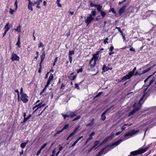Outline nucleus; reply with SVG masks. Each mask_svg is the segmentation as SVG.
I'll return each mask as SVG.
<instances>
[{
    "label": "nucleus",
    "mask_w": 156,
    "mask_h": 156,
    "mask_svg": "<svg viewBox=\"0 0 156 156\" xmlns=\"http://www.w3.org/2000/svg\"><path fill=\"white\" fill-rule=\"evenodd\" d=\"M123 140L121 139L120 140H118L116 141L113 143L111 144H109L103 148L96 155V156H101V155L104 152V151L108 147H112L113 148L115 147V146L118 145Z\"/></svg>",
    "instance_id": "f257e3e1"
},
{
    "label": "nucleus",
    "mask_w": 156,
    "mask_h": 156,
    "mask_svg": "<svg viewBox=\"0 0 156 156\" xmlns=\"http://www.w3.org/2000/svg\"><path fill=\"white\" fill-rule=\"evenodd\" d=\"M148 148L149 147H147L144 148L139 149L136 151H132L130 153L131 155L134 156L138 154H142L147 151Z\"/></svg>",
    "instance_id": "f03ea898"
},
{
    "label": "nucleus",
    "mask_w": 156,
    "mask_h": 156,
    "mask_svg": "<svg viewBox=\"0 0 156 156\" xmlns=\"http://www.w3.org/2000/svg\"><path fill=\"white\" fill-rule=\"evenodd\" d=\"M91 14L89 16L87 17L85 20V23L87 24V25L94 19V18L92 16H95L96 15L95 10L92 11L91 12Z\"/></svg>",
    "instance_id": "7ed1b4c3"
},
{
    "label": "nucleus",
    "mask_w": 156,
    "mask_h": 156,
    "mask_svg": "<svg viewBox=\"0 0 156 156\" xmlns=\"http://www.w3.org/2000/svg\"><path fill=\"white\" fill-rule=\"evenodd\" d=\"M99 57L98 56L94 54L93 55V57L91 58L89 62V64L91 68H93L95 66L96 61L98 60Z\"/></svg>",
    "instance_id": "20e7f679"
},
{
    "label": "nucleus",
    "mask_w": 156,
    "mask_h": 156,
    "mask_svg": "<svg viewBox=\"0 0 156 156\" xmlns=\"http://www.w3.org/2000/svg\"><path fill=\"white\" fill-rule=\"evenodd\" d=\"M143 99V97H142L139 100V102L137 104L135 103L133 105V107L134 108V109L135 110L136 112L140 110V108L141 107L142 104L140 103V101H142Z\"/></svg>",
    "instance_id": "39448f33"
},
{
    "label": "nucleus",
    "mask_w": 156,
    "mask_h": 156,
    "mask_svg": "<svg viewBox=\"0 0 156 156\" xmlns=\"http://www.w3.org/2000/svg\"><path fill=\"white\" fill-rule=\"evenodd\" d=\"M21 100L23 103H26L28 101V97L25 93L21 94Z\"/></svg>",
    "instance_id": "423d86ee"
},
{
    "label": "nucleus",
    "mask_w": 156,
    "mask_h": 156,
    "mask_svg": "<svg viewBox=\"0 0 156 156\" xmlns=\"http://www.w3.org/2000/svg\"><path fill=\"white\" fill-rule=\"evenodd\" d=\"M138 131H139L138 130H133L128 133H125L124 134V136L125 137H126V136H132L133 135L135 134V133H138Z\"/></svg>",
    "instance_id": "0eeeda50"
},
{
    "label": "nucleus",
    "mask_w": 156,
    "mask_h": 156,
    "mask_svg": "<svg viewBox=\"0 0 156 156\" xmlns=\"http://www.w3.org/2000/svg\"><path fill=\"white\" fill-rule=\"evenodd\" d=\"M67 114H69L70 115V117L71 118H73L77 115L78 112L77 110H75L74 112H67Z\"/></svg>",
    "instance_id": "6e6552de"
},
{
    "label": "nucleus",
    "mask_w": 156,
    "mask_h": 156,
    "mask_svg": "<svg viewBox=\"0 0 156 156\" xmlns=\"http://www.w3.org/2000/svg\"><path fill=\"white\" fill-rule=\"evenodd\" d=\"M80 127V126H79L78 127L76 128L73 132L69 134L68 137L67 138L66 140H68L70 137L73 136L74 135H75L78 131V129Z\"/></svg>",
    "instance_id": "1a4fd4ad"
},
{
    "label": "nucleus",
    "mask_w": 156,
    "mask_h": 156,
    "mask_svg": "<svg viewBox=\"0 0 156 156\" xmlns=\"http://www.w3.org/2000/svg\"><path fill=\"white\" fill-rule=\"evenodd\" d=\"M133 75L131 73L129 72L128 73V74H126L125 76H124L122 78V80L125 81L127 79H130L131 77L133 76Z\"/></svg>",
    "instance_id": "9d476101"
},
{
    "label": "nucleus",
    "mask_w": 156,
    "mask_h": 156,
    "mask_svg": "<svg viewBox=\"0 0 156 156\" xmlns=\"http://www.w3.org/2000/svg\"><path fill=\"white\" fill-rule=\"evenodd\" d=\"M11 59L12 61L15 60L19 61V57L16 54L13 53L12 55Z\"/></svg>",
    "instance_id": "9b49d317"
},
{
    "label": "nucleus",
    "mask_w": 156,
    "mask_h": 156,
    "mask_svg": "<svg viewBox=\"0 0 156 156\" xmlns=\"http://www.w3.org/2000/svg\"><path fill=\"white\" fill-rule=\"evenodd\" d=\"M127 7V5H123L119 11V13L120 15L122 14V13L124 12V10Z\"/></svg>",
    "instance_id": "f8f14e48"
},
{
    "label": "nucleus",
    "mask_w": 156,
    "mask_h": 156,
    "mask_svg": "<svg viewBox=\"0 0 156 156\" xmlns=\"http://www.w3.org/2000/svg\"><path fill=\"white\" fill-rule=\"evenodd\" d=\"M45 57V55L44 54V51L42 53L41 55V61L40 63V65H41L42 62H43Z\"/></svg>",
    "instance_id": "ddd939ff"
},
{
    "label": "nucleus",
    "mask_w": 156,
    "mask_h": 156,
    "mask_svg": "<svg viewBox=\"0 0 156 156\" xmlns=\"http://www.w3.org/2000/svg\"><path fill=\"white\" fill-rule=\"evenodd\" d=\"M94 119H92V120H91V122L88 124H87L86 125V126L87 127H88V126H92L94 124Z\"/></svg>",
    "instance_id": "4468645a"
},
{
    "label": "nucleus",
    "mask_w": 156,
    "mask_h": 156,
    "mask_svg": "<svg viewBox=\"0 0 156 156\" xmlns=\"http://www.w3.org/2000/svg\"><path fill=\"white\" fill-rule=\"evenodd\" d=\"M114 135V134L112 133L111 134V135L110 136H107L105 138L108 141L109 140H112L113 138Z\"/></svg>",
    "instance_id": "2eb2a0df"
},
{
    "label": "nucleus",
    "mask_w": 156,
    "mask_h": 156,
    "mask_svg": "<svg viewBox=\"0 0 156 156\" xmlns=\"http://www.w3.org/2000/svg\"><path fill=\"white\" fill-rule=\"evenodd\" d=\"M114 135V134L112 133L111 134V135L110 136H107L105 138L108 141L109 140H112L113 138Z\"/></svg>",
    "instance_id": "dca6fc26"
},
{
    "label": "nucleus",
    "mask_w": 156,
    "mask_h": 156,
    "mask_svg": "<svg viewBox=\"0 0 156 156\" xmlns=\"http://www.w3.org/2000/svg\"><path fill=\"white\" fill-rule=\"evenodd\" d=\"M102 69L103 72H105L109 70V68L106 66L105 64L103 66Z\"/></svg>",
    "instance_id": "f3484780"
},
{
    "label": "nucleus",
    "mask_w": 156,
    "mask_h": 156,
    "mask_svg": "<svg viewBox=\"0 0 156 156\" xmlns=\"http://www.w3.org/2000/svg\"><path fill=\"white\" fill-rule=\"evenodd\" d=\"M151 69V67L148 68L147 69H145L144 70H143L142 73H141V74H138V75L140 76L142 74H144V73H147V72L149 71Z\"/></svg>",
    "instance_id": "a211bd4d"
},
{
    "label": "nucleus",
    "mask_w": 156,
    "mask_h": 156,
    "mask_svg": "<svg viewBox=\"0 0 156 156\" xmlns=\"http://www.w3.org/2000/svg\"><path fill=\"white\" fill-rule=\"evenodd\" d=\"M28 143V141H27L26 142L22 143L20 145V147L22 148H24Z\"/></svg>",
    "instance_id": "6ab92c4d"
},
{
    "label": "nucleus",
    "mask_w": 156,
    "mask_h": 156,
    "mask_svg": "<svg viewBox=\"0 0 156 156\" xmlns=\"http://www.w3.org/2000/svg\"><path fill=\"white\" fill-rule=\"evenodd\" d=\"M106 113L105 112H103L101 115V119L103 121H104L106 119V117L105 115Z\"/></svg>",
    "instance_id": "aec40b11"
},
{
    "label": "nucleus",
    "mask_w": 156,
    "mask_h": 156,
    "mask_svg": "<svg viewBox=\"0 0 156 156\" xmlns=\"http://www.w3.org/2000/svg\"><path fill=\"white\" fill-rule=\"evenodd\" d=\"M54 78V76L53 75L51 74L50 76H49L48 80V82H51V81Z\"/></svg>",
    "instance_id": "412c9836"
},
{
    "label": "nucleus",
    "mask_w": 156,
    "mask_h": 156,
    "mask_svg": "<svg viewBox=\"0 0 156 156\" xmlns=\"http://www.w3.org/2000/svg\"><path fill=\"white\" fill-rule=\"evenodd\" d=\"M9 23H7L6 25L4 27V29L5 30H6L8 31L10 29V27H9Z\"/></svg>",
    "instance_id": "4be33fe9"
},
{
    "label": "nucleus",
    "mask_w": 156,
    "mask_h": 156,
    "mask_svg": "<svg viewBox=\"0 0 156 156\" xmlns=\"http://www.w3.org/2000/svg\"><path fill=\"white\" fill-rule=\"evenodd\" d=\"M31 116V115L30 114L29 116L27 117V118L25 117V118H24L23 121V122H26L28 119H29Z\"/></svg>",
    "instance_id": "5701e85b"
},
{
    "label": "nucleus",
    "mask_w": 156,
    "mask_h": 156,
    "mask_svg": "<svg viewBox=\"0 0 156 156\" xmlns=\"http://www.w3.org/2000/svg\"><path fill=\"white\" fill-rule=\"evenodd\" d=\"M67 115H64L63 114H61L62 115L64 119H65L67 117H70V115L69 114H67Z\"/></svg>",
    "instance_id": "b1692460"
},
{
    "label": "nucleus",
    "mask_w": 156,
    "mask_h": 156,
    "mask_svg": "<svg viewBox=\"0 0 156 156\" xmlns=\"http://www.w3.org/2000/svg\"><path fill=\"white\" fill-rule=\"evenodd\" d=\"M74 50L69 51V56H72L71 55H74Z\"/></svg>",
    "instance_id": "393cba45"
},
{
    "label": "nucleus",
    "mask_w": 156,
    "mask_h": 156,
    "mask_svg": "<svg viewBox=\"0 0 156 156\" xmlns=\"http://www.w3.org/2000/svg\"><path fill=\"white\" fill-rule=\"evenodd\" d=\"M100 13L103 18H104L106 14V12H105L103 11H101V12H100Z\"/></svg>",
    "instance_id": "a878e982"
},
{
    "label": "nucleus",
    "mask_w": 156,
    "mask_h": 156,
    "mask_svg": "<svg viewBox=\"0 0 156 156\" xmlns=\"http://www.w3.org/2000/svg\"><path fill=\"white\" fill-rule=\"evenodd\" d=\"M81 117V116L80 115H77L76 117L73 119V121H75L80 119Z\"/></svg>",
    "instance_id": "bb28decb"
},
{
    "label": "nucleus",
    "mask_w": 156,
    "mask_h": 156,
    "mask_svg": "<svg viewBox=\"0 0 156 156\" xmlns=\"http://www.w3.org/2000/svg\"><path fill=\"white\" fill-rule=\"evenodd\" d=\"M100 142L98 140L95 141L94 143V145L93 147H95Z\"/></svg>",
    "instance_id": "cd10ccee"
},
{
    "label": "nucleus",
    "mask_w": 156,
    "mask_h": 156,
    "mask_svg": "<svg viewBox=\"0 0 156 156\" xmlns=\"http://www.w3.org/2000/svg\"><path fill=\"white\" fill-rule=\"evenodd\" d=\"M136 112L135 110L133 109L131 111L129 112V116H130L134 114Z\"/></svg>",
    "instance_id": "c85d7f7f"
},
{
    "label": "nucleus",
    "mask_w": 156,
    "mask_h": 156,
    "mask_svg": "<svg viewBox=\"0 0 156 156\" xmlns=\"http://www.w3.org/2000/svg\"><path fill=\"white\" fill-rule=\"evenodd\" d=\"M102 7V6L99 5L97 8V10L99 12H101V11H102V10H101V9Z\"/></svg>",
    "instance_id": "c756f323"
},
{
    "label": "nucleus",
    "mask_w": 156,
    "mask_h": 156,
    "mask_svg": "<svg viewBox=\"0 0 156 156\" xmlns=\"http://www.w3.org/2000/svg\"><path fill=\"white\" fill-rule=\"evenodd\" d=\"M32 6L30 4H28V8L29 9L31 10V11L33 10V8Z\"/></svg>",
    "instance_id": "7c9ffc66"
},
{
    "label": "nucleus",
    "mask_w": 156,
    "mask_h": 156,
    "mask_svg": "<svg viewBox=\"0 0 156 156\" xmlns=\"http://www.w3.org/2000/svg\"><path fill=\"white\" fill-rule=\"evenodd\" d=\"M136 70V67H135L133 68V70L132 71L129 72L133 76L134 72Z\"/></svg>",
    "instance_id": "2f4dec72"
},
{
    "label": "nucleus",
    "mask_w": 156,
    "mask_h": 156,
    "mask_svg": "<svg viewBox=\"0 0 156 156\" xmlns=\"http://www.w3.org/2000/svg\"><path fill=\"white\" fill-rule=\"evenodd\" d=\"M63 130L62 129L58 131L55 134L54 136H56L57 135L59 134L60 133H62L63 131Z\"/></svg>",
    "instance_id": "473e14b6"
},
{
    "label": "nucleus",
    "mask_w": 156,
    "mask_h": 156,
    "mask_svg": "<svg viewBox=\"0 0 156 156\" xmlns=\"http://www.w3.org/2000/svg\"><path fill=\"white\" fill-rule=\"evenodd\" d=\"M69 126V125L68 124H66L65 125L64 127L62 129L63 131L64 129H66Z\"/></svg>",
    "instance_id": "72a5a7b5"
},
{
    "label": "nucleus",
    "mask_w": 156,
    "mask_h": 156,
    "mask_svg": "<svg viewBox=\"0 0 156 156\" xmlns=\"http://www.w3.org/2000/svg\"><path fill=\"white\" fill-rule=\"evenodd\" d=\"M36 107H37V109H38L40 108H41L42 107L41 106V103H40L39 104H38L37 105H36Z\"/></svg>",
    "instance_id": "f704fd0d"
},
{
    "label": "nucleus",
    "mask_w": 156,
    "mask_h": 156,
    "mask_svg": "<svg viewBox=\"0 0 156 156\" xmlns=\"http://www.w3.org/2000/svg\"><path fill=\"white\" fill-rule=\"evenodd\" d=\"M102 94V92H100L99 93L97 94L94 98V99L99 97V96H100L101 94Z\"/></svg>",
    "instance_id": "c9c22d12"
},
{
    "label": "nucleus",
    "mask_w": 156,
    "mask_h": 156,
    "mask_svg": "<svg viewBox=\"0 0 156 156\" xmlns=\"http://www.w3.org/2000/svg\"><path fill=\"white\" fill-rule=\"evenodd\" d=\"M16 30L18 32H21V30L20 29V25L17 27V29Z\"/></svg>",
    "instance_id": "e433bc0d"
},
{
    "label": "nucleus",
    "mask_w": 156,
    "mask_h": 156,
    "mask_svg": "<svg viewBox=\"0 0 156 156\" xmlns=\"http://www.w3.org/2000/svg\"><path fill=\"white\" fill-rule=\"evenodd\" d=\"M36 3L37 4V7L38 8H41V7L39 5L40 4V2H39L38 1H36Z\"/></svg>",
    "instance_id": "4c0bfd02"
},
{
    "label": "nucleus",
    "mask_w": 156,
    "mask_h": 156,
    "mask_svg": "<svg viewBox=\"0 0 156 156\" xmlns=\"http://www.w3.org/2000/svg\"><path fill=\"white\" fill-rule=\"evenodd\" d=\"M112 12L114 14L115 13V12L113 8H112L109 10V12Z\"/></svg>",
    "instance_id": "58836bf2"
},
{
    "label": "nucleus",
    "mask_w": 156,
    "mask_h": 156,
    "mask_svg": "<svg viewBox=\"0 0 156 156\" xmlns=\"http://www.w3.org/2000/svg\"><path fill=\"white\" fill-rule=\"evenodd\" d=\"M65 86H66V85L64 83H62L61 84V86L60 87V89H64V88L65 87Z\"/></svg>",
    "instance_id": "ea45409f"
},
{
    "label": "nucleus",
    "mask_w": 156,
    "mask_h": 156,
    "mask_svg": "<svg viewBox=\"0 0 156 156\" xmlns=\"http://www.w3.org/2000/svg\"><path fill=\"white\" fill-rule=\"evenodd\" d=\"M75 88H76L77 90L80 89V87H79V85L77 83H76L75 84Z\"/></svg>",
    "instance_id": "a19ab883"
},
{
    "label": "nucleus",
    "mask_w": 156,
    "mask_h": 156,
    "mask_svg": "<svg viewBox=\"0 0 156 156\" xmlns=\"http://www.w3.org/2000/svg\"><path fill=\"white\" fill-rule=\"evenodd\" d=\"M47 145V143H45L44 144H43V145L41 147V148H40L41 149V150L43 149H44L46 146Z\"/></svg>",
    "instance_id": "79ce46f5"
},
{
    "label": "nucleus",
    "mask_w": 156,
    "mask_h": 156,
    "mask_svg": "<svg viewBox=\"0 0 156 156\" xmlns=\"http://www.w3.org/2000/svg\"><path fill=\"white\" fill-rule=\"evenodd\" d=\"M108 37L106 38L104 41V44H106V43H108Z\"/></svg>",
    "instance_id": "37998d69"
},
{
    "label": "nucleus",
    "mask_w": 156,
    "mask_h": 156,
    "mask_svg": "<svg viewBox=\"0 0 156 156\" xmlns=\"http://www.w3.org/2000/svg\"><path fill=\"white\" fill-rule=\"evenodd\" d=\"M20 44L21 43H20V41H17V42L16 45L18 46V47L20 48Z\"/></svg>",
    "instance_id": "c03bdc74"
},
{
    "label": "nucleus",
    "mask_w": 156,
    "mask_h": 156,
    "mask_svg": "<svg viewBox=\"0 0 156 156\" xmlns=\"http://www.w3.org/2000/svg\"><path fill=\"white\" fill-rule=\"evenodd\" d=\"M15 11L14 10L12 9L11 8L10 9V12L11 14H13L14 12Z\"/></svg>",
    "instance_id": "a18cd8bd"
},
{
    "label": "nucleus",
    "mask_w": 156,
    "mask_h": 156,
    "mask_svg": "<svg viewBox=\"0 0 156 156\" xmlns=\"http://www.w3.org/2000/svg\"><path fill=\"white\" fill-rule=\"evenodd\" d=\"M44 46V45L41 42H40V44H39L38 45V48H40L41 47H43Z\"/></svg>",
    "instance_id": "49530a36"
},
{
    "label": "nucleus",
    "mask_w": 156,
    "mask_h": 156,
    "mask_svg": "<svg viewBox=\"0 0 156 156\" xmlns=\"http://www.w3.org/2000/svg\"><path fill=\"white\" fill-rule=\"evenodd\" d=\"M113 105H112L110 108H107L106 109V110L105 111H104V112H105V113H106L110 109H111L113 107Z\"/></svg>",
    "instance_id": "de8ad7c7"
},
{
    "label": "nucleus",
    "mask_w": 156,
    "mask_h": 156,
    "mask_svg": "<svg viewBox=\"0 0 156 156\" xmlns=\"http://www.w3.org/2000/svg\"><path fill=\"white\" fill-rule=\"evenodd\" d=\"M113 105H112L110 108H107L106 109V110L105 111H104V112H105V113H106L110 109H111L113 107Z\"/></svg>",
    "instance_id": "09e8293b"
},
{
    "label": "nucleus",
    "mask_w": 156,
    "mask_h": 156,
    "mask_svg": "<svg viewBox=\"0 0 156 156\" xmlns=\"http://www.w3.org/2000/svg\"><path fill=\"white\" fill-rule=\"evenodd\" d=\"M15 5L16 6V8L15 9L16 10H17V9L18 8V5H17V0H16V2L15 3Z\"/></svg>",
    "instance_id": "8fccbe9b"
},
{
    "label": "nucleus",
    "mask_w": 156,
    "mask_h": 156,
    "mask_svg": "<svg viewBox=\"0 0 156 156\" xmlns=\"http://www.w3.org/2000/svg\"><path fill=\"white\" fill-rule=\"evenodd\" d=\"M41 149H40L37 152V153L36 154V155L38 156L39 155L40 153H41Z\"/></svg>",
    "instance_id": "3c124183"
},
{
    "label": "nucleus",
    "mask_w": 156,
    "mask_h": 156,
    "mask_svg": "<svg viewBox=\"0 0 156 156\" xmlns=\"http://www.w3.org/2000/svg\"><path fill=\"white\" fill-rule=\"evenodd\" d=\"M36 2L35 1H34V2H31V3H30V4L32 5L33 6L34 5H35L36 4Z\"/></svg>",
    "instance_id": "603ef678"
},
{
    "label": "nucleus",
    "mask_w": 156,
    "mask_h": 156,
    "mask_svg": "<svg viewBox=\"0 0 156 156\" xmlns=\"http://www.w3.org/2000/svg\"><path fill=\"white\" fill-rule=\"evenodd\" d=\"M77 142H78L76 140L72 144L71 147H74Z\"/></svg>",
    "instance_id": "864d4df0"
},
{
    "label": "nucleus",
    "mask_w": 156,
    "mask_h": 156,
    "mask_svg": "<svg viewBox=\"0 0 156 156\" xmlns=\"http://www.w3.org/2000/svg\"><path fill=\"white\" fill-rule=\"evenodd\" d=\"M50 84V83L47 81V83L45 85V87L47 88L48 87L49 85Z\"/></svg>",
    "instance_id": "5fc2aeb1"
},
{
    "label": "nucleus",
    "mask_w": 156,
    "mask_h": 156,
    "mask_svg": "<svg viewBox=\"0 0 156 156\" xmlns=\"http://www.w3.org/2000/svg\"><path fill=\"white\" fill-rule=\"evenodd\" d=\"M83 72V69H82V68H81L79 69L78 70H77V73H79L80 72Z\"/></svg>",
    "instance_id": "6e6d98bb"
},
{
    "label": "nucleus",
    "mask_w": 156,
    "mask_h": 156,
    "mask_svg": "<svg viewBox=\"0 0 156 156\" xmlns=\"http://www.w3.org/2000/svg\"><path fill=\"white\" fill-rule=\"evenodd\" d=\"M25 94V93H24L23 92V88L22 87H21V89H20V94L21 95V94Z\"/></svg>",
    "instance_id": "4d7b16f0"
},
{
    "label": "nucleus",
    "mask_w": 156,
    "mask_h": 156,
    "mask_svg": "<svg viewBox=\"0 0 156 156\" xmlns=\"http://www.w3.org/2000/svg\"><path fill=\"white\" fill-rule=\"evenodd\" d=\"M152 76V75H151L149 76L148 77H147L144 80V82L146 83L148 80V79Z\"/></svg>",
    "instance_id": "13d9d810"
},
{
    "label": "nucleus",
    "mask_w": 156,
    "mask_h": 156,
    "mask_svg": "<svg viewBox=\"0 0 156 156\" xmlns=\"http://www.w3.org/2000/svg\"><path fill=\"white\" fill-rule=\"evenodd\" d=\"M92 136H90L89 135V137L87 139V140L89 141L90 140H91L92 139Z\"/></svg>",
    "instance_id": "bf43d9fd"
},
{
    "label": "nucleus",
    "mask_w": 156,
    "mask_h": 156,
    "mask_svg": "<svg viewBox=\"0 0 156 156\" xmlns=\"http://www.w3.org/2000/svg\"><path fill=\"white\" fill-rule=\"evenodd\" d=\"M107 141H108L107 139H106V138L102 141V143L103 144L106 143Z\"/></svg>",
    "instance_id": "052dcab7"
},
{
    "label": "nucleus",
    "mask_w": 156,
    "mask_h": 156,
    "mask_svg": "<svg viewBox=\"0 0 156 156\" xmlns=\"http://www.w3.org/2000/svg\"><path fill=\"white\" fill-rule=\"evenodd\" d=\"M153 80H151L150 81L149 84L148 85H147V87H148L153 82Z\"/></svg>",
    "instance_id": "680f3d73"
},
{
    "label": "nucleus",
    "mask_w": 156,
    "mask_h": 156,
    "mask_svg": "<svg viewBox=\"0 0 156 156\" xmlns=\"http://www.w3.org/2000/svg\"><path fill=\"white\" fill-rule=\"evenodd\" d=\"M15 91L17 92L18 93V97H19L20 94L19 90L18 89L15 90Z\"/></svg>",
    "instance_id": "e2e57ef3"
},
{
    "label": "nucleus",
    "mask_w": 156,
    "mask_h": 156,
    "mask_svg": "<svg viewBox=\"0 0 156 156\" xmlns=\"http://www.w3.org/2000/svg\"><path fill=\"white\" fill-rule=\"evenodd\" d=\"M94 148V147L93 146L91 147L90 148V149L88 150V152H91Z\"/></svg>",
    "instance_id": "0e129e2a"
},
{
    "label": "nucleus",
    "mask_w": 156,
    "mask_h": 156,
    "mask_svg": "<svg viewBox=\"0 0 156 156\" xmlns=\"http://www.w3.org/2000/svg\"><path fill=\"white\" fill-rule=\"evenodd\" d=\"M69 60L70 61V63H71L72 62V56H69Z\"/></svg>",
    "instance_id": "69168bd1"
},
{
    "label": "nucleus",
    "mask_w": 156,
    "mask_h": 156,
    "mask_svg": "<svg viewBox=\"0 0 156 156\" xmlns=\"http://www.w3.org/2000/svg\"><path fill=\"white\" fill-rule=\"evenodd\" d=\"M76 77V75H75L73 76L71 80H75V79Z\"/></svg>",
    "instance_id": "338daca9"
},
{
    "label": "nucleus",
    "mask_w": 156,
    "mask_h": 156,
    "mask_svg": "<svg viewBox=\"0 0 156 156\" xmlns=\"http://www.w3.org/2000/svg\"><path fill=\"white\" fill-rule=\"evenodd\" d=\"M114 49V47L113 46H111L110 47V49L109 50V51H112Z\"/></svg>",
    "instance_id": "774afa93"
}]
</instances>
